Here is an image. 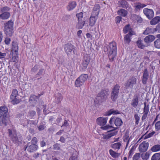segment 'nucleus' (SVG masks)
Returning <instances> with one entry per match:
<instances>
[{
  "label": "nucleus",
  "instance_id": "obj_55",
  "mask_svg": "<svg viewBox=\"0 0 160 160\" xmlns=\"http://www.w3.org/2000/svg\"><path fill=\"white\" fill-rule=\"evenodd\" d=\"M107 132L108 134H105L104 133L102 134V135L103 136V138L104 139H108L110 138V131H108Z\"/></svg>",
  "mask_w": 160,
  "mask_h": 160
},
{
  "label": "nucleus",
  "instance_id": "obj_34",
  "mask_svg": "<svg viewBox=\"0 0 160 160\" xmlns=\"http://www.w3.org/2000/svg\"><path fill=\"white\" fill-rule=\"evenodd\" d=\"M114 123L115 126L118 128L120 127L122 124L123 122L120 118H117L114 120Z\"/></svg>",
  "mask_w": 160,
  "mask_h": 160
},
{
  "label": "nucleus",
  "instance_id": "obj_14",
  "mask_svg": "<svg viewBox=\"0 0 160 160\" xmlns=\"http://www.w3.org/2000/svg\"><path fill=\"white\" fill-rule=\"evenodd\" d=\"M144 107L143 109V114L142 118V120L143 121L147 117L148 114L149 112V105L147 104L146 102L144 103Z\"/></svg>",
  "mask_w": 160,
  "mask_h": 160
},
{
  "label": "nucleus",
  "instance_id": "obj_43",
  "mask_svg": "<svg viewBox=\"0 0 160 160\" xmlns=\"http://www.w3.org/2000/svg\"><path fill=\"white\" fill-rule=\"evenodd\" d=\"M153 152H156L160 151V145L156 144L154 145L151 148Z\"/></svg>",
  "mask_w": 160,
  "mask_h": 160
},
{
  "label": "nucleus",
  "instance_id": "obj_42",
  "mask_svg": "<svg viewBox=\"0 0 160 160\" xmlns=\"http://www.w3.org/2000/svg\"><path fill=\"white\" fill-rule=\"evenodd\" d=\"M70 127V125L68 121L66 120H64V123L61 126V128H62L65 131L66 130L67 128H68Z\"/></svg>",
  "mask_w": 160,
  "mask_h": 160
},
{
  "label": "nucleus",
  "instance_id": "obj_44",
  "mask_svg": "<svg viewBox=\"0 0 160 160\" xmlns=\"http://www.w3.org/2000/svg\"><path fill=\"white\" fill-rule=\"evenodd\" d=\"M149 154L146 152L145 153H142L141 156L142 160H148L149 158Z\"/></svg>",
  "mask_w": 160,
  "mask_h": 160
},
{
  "label": "nucleus",
  "instance_id": "obj_9",
  "mask_svg": "<svg viewBox=\"0 0 160 160\" xmlns=\"http://www.w3.org/2000/svg\"><path fill=\"white\" fill-rule=\"evenodd\" d=\"M117 48L116 42L112 41L111 42V60H113L117 55Z\"/></svg>",
  "mask_w": 160,
  "mask_h": 160
},
{
  "label": "nucleus",
  "instance_id": "obj_10",
  "mask_svg": "<svg viewBox=\"0 0 160 160\" xmlns=\"http://www.w3.org/2000/svg\"><path fill=\"white\" fill-rule=\"evenodd\" d=\"M90 56L86 54L84 55L82 63V71H85L90 62Z\"/></svg>",
  "mask_w": 160,
  "mask_h": 160
},
{
  "label": "nucleus",
  "instance_id": "obj_50",
  "mask_svg": "<svg viewBox=\"0 0 160 160\" xmlns=\"http://www.w3.org/2000/svg\"><path fill=\"white\" fill-rule=\"evenodd\" d=\"M131 37L129 34H127L125 35L124 38V41L128 43H129L131 41Z\"/></svg>",
  "mask_w": 160,
  "mask_h": 160
},
{
  "label": "nucleus",
  "instance_id": "obj_2",
  "mask_svg": "<svg viewBox=\"0 0 160 160\" xmlns=\"http://www.w3.org/2000/svg\"><path fill=\"white\" fill-rule=\"evenodd\" d=\"M109 93V90L105 89L102 90L98 94L97 96L94 100V105L95 107L98 106L99 103L104 102L107 98V96Z\"/></svg>",
  "mask_w": 160,
  "mask_h": 160
},
{
  "label": "nucleus",
  "instance_id": "obj_39",
  "mask_svg": "<svg viewBox=\"0 0 160 160\" xmlns=\"http://www.w3.org/2000/svg\"><path fill=\"white\" fill-rule=\"evenodd\" d=\"M88 77V75L86 74H81L78 78L84 83L87 80Z\"/></svg>",
  "mask_w": 160,
  "mask_h": 160
},
{
  "label": "nucleus",
  "instance_id": "obj_21",
  "mask_svg": "<svg viewBox=\"0 0 160 160\" xmlns=\"http://www.w3.org/2000/svg\"><path fill=\"white\" fill-rule=\"evenodd\" d=\"M131 19L135 22L138 23H140L142 22V20L139 16L136 14H134L132 16Z\"/></svg>",
  "mask_w": 160,
  "mask_h": 160
},
{
  "label": "nucleus",
  "instance_id": "obj_47",
  "mask_svg": "<svg viewBox=\"0 0 160 160\" xmlns=\"http://www.w3.org/2000/svg\"><path fill=\"white\" fill-rule=\"evenodd\" d=\"M160 158V153L154 154L152 157L151 160H159Z\"/></svg>",
  "mask_w": 160,
  "mask_h": 160
},
{
  "label": "nucleus",
  "instance_id": "obj_6",
  "mask_svg": "<svg viewBox=\"0 0 160 160\" xmlns=\"http://www.w3.org/2000/svg\"><path fill=\"white\" fill-rule=\"evenodd\" d=\"M11 8L5 6L1 7L0 8V19L2 20H5L8 19L11 16L10 13L9 11L10 10Z\"/></svg>",
  "mask_w": 160,
  "mask_h": 160
},
{
  "label": "nucleus",
  "instance_id": "obj_35",
  "mask_svg": "<svg viewBox=\"0 0 160 160\" xmlns=\"http://www.w3.org/2000/svg\"><path fill=\"white\" fill-rule=\"evenodd\" d=\"M121 145L122 144L120 142H118L112 144L111 147L115 150H118L120 148Z\"/></svg>",
  "mask_w": 160,
  "mask_h": 160
},
{
  "label": "nucleus",
  "instance_id": "obj_36",
  "mask_svg": "<svg viewBox=\"0 0 160 160\" xmlns=\"http://www.w3.org/2000/svg\"><path fill=\"white\" fill-rule=\"evenodd\" d=\"M130 141V138L129 137L128 133H126L123 136V142H126V147H127Z\"/></svg>",
  "mask_w": 160,
  "mask_h": 160
},
{
  "label": "nucleus",
  "instance_id": "obj_46",
  "mask_svg": "<svg viewBox=\"0 0 160 160\" xmlns=\"http://www.w3.org/2000/svg\"><path fill=\"white\" fill-rule=\"evenodd\" d=\"M39 65L38 64H35L31 70V72L32 73H35L39 70Z\"/></svg>",
  "mask_w": 160,
  "mask_h": 160
},
{
  "label": "nucleus",
  "instance_id": "obj_53",
  "mask_svg": "<svg viewBox=\"0 0 160 160\" xmlns=\"http://www.w3.org/2000/svg\"><path fill=\"white\" fill-rule=\"evenodd\" d=\"M83 13L82 12H80L76 14V17L78 18V20L85 19L84 18H83Z\"/></svg>",
  "mask_w": 160,
  "mask_h": 160
},
{
  "label": "nucleus",
  "instance_id": "obj_1",
  "mask_svg": "<svg viewBox=\"0 0 160 160\" xmlns=\"http://www.w3.org/2000/svg\"><path fill=\"white\" fill-rule=\"evenodd\" d=\"M8 109L5 105L0 107V126H6L10 122Z\"/></svg>",
  "mask_w": 160,
  "mask_h": 160
},
{
  "label": "nucleus",
  "instance_id": "obj_48",
  "mask_svg": "<svg viewBox=\"0 0 160 160\" xmlns=\"http://www.w3.org/2000/svg\"><path fill=\"white\" fill-rule=\"evenodd\" d=\"M146 6V5L144 4H142L140 2H138L137 4L135 6V9L138 10V9L143 8Z\"/></svg>",
  "mask_w": 160,
  "mask_h": 160
},
{
  "label": "nucleus",
  "instance_id": "obj_19",
  "mask_svg": "<svg viewBox=\"0 0 160 160\" xmlns=\"http://www.w3.org/2000/svg\"><path fill=\"white\" fill-rule=\"evenodd\" d=\"M100 9V5L99 4H95L93 8L92 15L98 16L99 14Z\"/></svg>",
  "mask_w": 160,
  "mask_h": 160
},
{
  "label": "nucleus",
  "instance_id": "obj_16",
  "mask_svg": "<svg viewBox=\"0 0 160 160\" xmlns=\"http://www.w3.org/2000/svg\"><path fill=\"white\" fill-rule=\"evenodd\" d=\"M12 48L11 52L13 53V52H14L15 54L18 55V43L17 42L13 41L12 43Z\"/></svg>",
  "mask_w": 160,
  "mask_h": 160
},
{
  "label": "nucleus",
  "instance_id": "obj_28",
  "mask_svg": "<svg viewBox=\"0 0 160 160\" xmlns=\"http://www.w3.org/2000/svg\"><path fill=\"white\" fill-rule=\"evenodd\" d=\"M30 120L27 119L25 117H23L22 118L20 119V121L22 125L25 127L29 124Z\"/></svg>",
  "mask_w": 160,
  "mask_h": 160
},
{
  "label": "nucleus",
  "instance_id": "obj_29",
  "mask_svg": "<svg viewBox=\"0 0 160 160\" xmlns=\"http://www.w3.org/2000/svg\"><path fill=\"white\" fill-rule=\"evenodd\" d=\"M160 22V17L156 16L153 18L150 21V24L151 25H154Z\"/></svg>",
  "mask_w": 160,
  "mask_h": 160
},
{
  "label": "nucleus",
  "instance_id": "obj_17",
  "mask_svg": "<svg viewBox=\"0 0 160 160\" xmlns=\"http://www.w3.org/2000/svg\"><path fill=\"white\" fill-rule=\"evenodd\" d=\"M149 73L147 68L144 69L142 78V83L143 84H146L149 78Z\"/></svg>",
  "mask_w": 160,
  "mask_h": 160
},
{
  "label": "nucleus",
  "instance_id": "obj_52",
  "mask_svg": "<svg viewBox=\"0 0 160 160\" xmlns=\"http://www.w3.org/2000/svg\"><path fill=\"white\" fill-rule=\"evenodd\" d=\"M140 154L139 153H136L133 156V160H141Z\"/></svg>",
  "mask_w": 160,
  "mask_h": 160
},
{
  "label": "nucleus",
  "instance_id": "obj_59",
  "mask_svg": "<svg viewBox=\"0 0 160 160\" xmlns=\"http://www.w3.org/2000/svg\"><path fill=\"white\" fill-rule=\"evenodd\" d=\"M120 112L118 110H114L113 109H111V115H117L120 114Z\"/></svg>",
  "mask_w": 160,
  "mask_h": 160
},
{
  "label": "nucleus",
  "instance_id": "obj_33",
  "mask_svg": "<svg viewBox=\"0 0 160 160\" xmlns=\"http://www.w3.org/2000/svg\"><path fill=\"white\" fill-rule=\"evenodd\" d=\"M136 45L138 47L141 49H143L145 47V45L143 43L142 41L140 38H139L136 42Z\"/></svg>",
  "mask_w": 160,
  "mask_h": 160
},
{
  "label": "nucleus",
  "instance_id": "obj_8",
  "mask_svg": "<svg viewBox=\"0 0 160 160\" xmlns=\"http://www.w3.org/2000/svg\"><path fill=\"white\" fill-rule=\"evenodd\" d=\"M120 86L119 84L115 85L112 90L111 98L113 101H115L118 98Z\"/></svg>",
  "mask_w": 160,
  "mask_h": 160
},
{
  "label": "nucleus",
  "instance_id": "obj_24",
  "mask_svg": "<svg viewBox=\"0 0 160 160\" xmlns=\"http://www.w3.org/2000/svg\"><path fill=\"white\" fill-rule=\"evenodd\" d=\"M156 32L155 28L151 27H148L146 28L143 32L144 35H148L150 34L154 33Z\"/></svg>",
  "mask_w": 160,
  "mask_h": 160
},
{
  "label": "nucleus",
  "instance_id": "obj_41",
  "mask_svg": "<svg viewBox=\"0 0 160 160\" xmlns=\"http://www.w3.org/2000/svg\"><path fill=\"white\" fill-rule=\"evenodd\" d=\"M120 155V154L117 152L111 149V156L114 158H118Z\"/></svg>",
  "mask_w": 160,
  "mask_h": 160
},
{
  "label": "nucleus",
  "instance_id": "obj_62",
  "mask_svg": "<svg viewBox=\"0 0 160 160\" xmlns=\"http://www.w3.org/2000/svg\"><path fill=\"white\" fill-rule=\"evenodd\" d=\"M154 133L155 132L154 131H153L149 133L145 136L144 139H146L152 137V136L153 135Z\"/></svg>",
  "mask_w": 160,
  "mask_h": 160
},
{
  "label": "nucleus",
  "instance_id": "obj_15",
  "mask_svg": "<svg viewBox=\"0 0 160 160\" xmlns=\"http://www.w3.org/2000/svg\"><path fill=\"white\" fill-rule=\"evenodd\" d=\"M148 146L149 143L148 142L143 141L139 146V150L141 152H145L147 150Z\"/></svg>",
  "mask_w": 160,
  "mask_h": 160
},
{
  "label": "nucleus",
  "instance_id": "obj_57",
  "mask_svg": "<svg viewBox=\"0 0 160 160\" xmlns=\"http://www.w3.org/2000/svg\"><path fill=\"white\" fill-rule=\"evenodd\" d=\"M36 96L33 94H31L29 98V101L30 102L33 101H36L37 99Z\"/></svg>",
  "mask_w": 160,
  "mask_h": 160
},
{
  "label": "nucleus",
  "instance_id": "obj_37",
  "mask_svg": "<svg viewBox=\"0 0 160 160\" xmlns=\"http://www.w3.org/2000/svg\"><path fill=\"white\" fill-rule=\"evenodd\" d=\"M118 132V128H114L111 126V137L117 134Z\"/></svg>",
  "mask_w": 160,
  "mask_h": 160
},
{
  "label": "nucleus",
  "instance_id": "obj_23",
  "mask_svg": "<svg viewBox=\"0 0 160 160\" xmlns=\"http://www.w3.org/2000/svg\"><path fill=\"white\" fill-rule=\"evenodd\" d=\"M89 30L90 31H92L91 33L94 35L96 39H98L99 38L100 36V33L98 30L97 31L96 30V28H90L89 29Z\"/></svg>",
  "mask_w": 160,
  "mask_h": 160
},
{
  "label": "nucleus",
  "instance_id": "obj_30",
  "mask_svg": "<svg viewBox=\"0 0 160 160\" xmlns=\"http://www.w3.org/2000/svg\"><path fill=\"white\" fill-rule=\"evenodd\" d=\"M117 13L118 15L123 17H126L128 13V11L122 8L119 10Z\"/></svg>",
  "mask_w": 160,
  "mask_h": 160
},
{
  "label": "nucleus",
  "instance_id": "obj_31",
  "mask_svg": "<svg viewBox=\"0 0 160 160\" xmlns=\"http://www.w3.org/2000/svg\"><path fill=\"white\" fill-rule=\"evenodd\" d=\"M84 83L81 79H79L78 78L75 81L74 85L76 87L79 88L83 85Z\"/></svg>",
  "mask_w": 160,
  "mask_h": 160
},
{
  "label": "nucleus",
  "instance_id": "obj_3",
  "mask_svg": "<svg viewBox=\"0 0 160 160\" xmlns=\"http://www.w3.org/2000/svg\"><path fill=\"white\" fill-rule=\"evenodd\" d=\"M14 23L12 20H10L4 24V32L7 37H11L14 32Z\"/></svg>",
  "mask_w": 160,
  "mask_h": 160
},
{
  "label": "nucleus",
  "instance_id": "obj_20",
  "mask_svg": "<svg viewBox=\"0 0 160 160\" xmlns=\"http://www.w3.org/2000/svg\"><path fill=\"white\" fill-rule=\"evenodd\" d=\"M77 3L75 1H70L67 6V9L68 11L73 10L76 6Z\"/></svg>",
  "mask_w": 160,
  "mask_h": 160
},
{
  "label": "nucleus",
  "instance_id": "obj_60",
  "mask_svg": "<svg viewBox=\"0 0 160 160\" xmlns=\"http://www.w3.org/2000/svg\"><path fill=\"white\" fill-rule=\"evenodd\" d=\"M60 144H59L56 143L53 146V149L57 150H58L60 149Z\"/></svg>",
  "mask_w": 160,
  "mask_h": 160
},
{
  "label": "nucleus",
  "instance_id": "obj_25",
  "mask_svg": "<svg viewBox=\"0 0 160 160\" xmlns=\"http://www.w3.org/2000/svg\"><path fill=\"white\" fill-rule=\"evenodd\" d=\"M78 22L76 25V28L78 29L82 28L85 24V19L78 20Z\"/></svg>",
  "mask_w": 160,
  "mask_h": 160
},
{
  "label": "nucleus",
  "instance_id": "obj_38",
  "mask_svg": "<svg viewBox=\"0 0 160 160\" xmlns=\"http://www.w3.org/2000/svg\"><path fill=\"white\" fill-rule=\"evenodd\" d=\"M10 99L11 100V103L13 105L17 104L22 101L21 99H19L17 98V97Z\"/></svg>",
  "mask_w": 160,
  "mask_h": 160
},
{
  "label": "nucleus",
  "instance_id": "obj_12",
  "mask_svg": "<svg viewBox=\"0 0 160 160\" xmlns=\"http://www.w3.org/2000/svg\"><path fill=\"white\" fill-rule=\"evenodd\" d=\"M136 79L135 77L133 76L130 77L125 83V86L127 88H132L133 85L136 83Z\"/></svg>",
  "mask_w": 160,
  "mask_h": 160
},
{
  "label": "nucleus",
  "instance_id": "obj_7",
  "mask_svg": "<svg viewBox=\"0 0 160 160\" xmlns=\"http://www.w3.org/2000/svg\"><path fill=\"white\" fill-rule=\"evenodd\" d=\"M64 50L68 56L75 54V48L71 43L68 42L64 45Z\"/></svg>",
  "mask_w": 160,
  "mask_h": 160
},
{
  "label": "nucleus",
  "instance_id": "obj_32",
  "mask_svg": "<svg viewBox=\"0 0 160 160\" xmlns=\"http://www.w3.org/2000/svg\"><path fill=\"white\" fill-rule=\"evenodd\" d=\"M118 3L122 8H128V3L125 0H121L118 1Z\"/></svg>",
  "mask_w": 160,
  "mask_h": 160
},
{
  "label": "nucleus",
  "instance_id": "obj_18",
  "mask_svg": "<svg viewBox=\"0 0 160 160\" xmlns=\"http://www.w3.org/2000/svg\"><path fill=\"white\" fill-rule=\"evenodd\" d=\"M45 69L42 68H40L37 73L35 75V77L37 78V79L39 80L42 78V76L45 74Z\"/></svg>",
  "mask_w": 160,
  "mask_h": 160
},
{
  "label": "nucleus",
  "instance_id": "obj_51",
  "mask_svg": "<svg viewBox=\"0 0 160 160\" xmlns=\"http://www.w3.org/2000/svg\"><path fill=\"white\" fill-rule=\"evenodd\" d=\"M104 51L105 52H107V54H108V58L110 61V58L109 55L110 54V46L109 45L105 46L104 47Z\"/></svg>",
  "mask_w": 160,
  "mask_h": 160
},
{
  "label": "nucleus",
  "instance_id": "obj_64",
  "mask_svg": "<svg viewBox=\"0 0 160 160\" xmlns=\"http://www.w3.org/2000/svg\"><path fill=\"white\" fill-rule=\"evenodd\" d=\"M18 55L15 54V55L13 56V53H12V60L13 62H16L17 61V58H18Z\"/></svg>",
  "mask_w": 160,
  "mask_h": 160
},
{
  "label": "nucleus",
  "instance_id": "obj_27",
  "mask_svg": "<svg viewBox=\"0 0 160 160\" xmlns=\"http://www.w3.org/2000/svg\"><path fill=\"white\" fill-rule=\"evenodd\" d=\"M139 102L138 97L137 96L136 97L133 98L132 100L131 105L134 108H136L137 107Z\"/></svg>",
  "mask_w": 160,
  "mask_h": 160
},
{
  "label": "nucleus",
  "instance_id": "obj_49",
  "mask_svg": "<svg viewBox=\"0 0 160 160\" xmlns=\"http://www.w3.org/2000/svg\"><path fill=\"white\" fill-rule=\"evenodd\" d=\"M154 46L155 48L160 49V39H157L154 41Z\"/></svg>",
  "mask_w": 160,
  "mask_h": 160
},
{
  "label": "nucleus",
  "instance_id": "obj_11",
  "mask_svg": "<svg viewBox=\"0 0 160 160\" xmlns=\"http://www.w3.org/2000/svg\"><path fill=\"white\" fill-rule=\"evenodd\" d=\"M30 142L28 143L26 146L25 147L24 150L27 149V151L29 152H32L37 150L38 148V146L37 144H31Z\"/></svg>",
  "mask_w": 160,
  "mask_h": 160
},
{
  "label": "nucleus",
  "instance_id": "obj_45",
  "mask_svg": "<svg viewBox=\"0 0 160 160\" xmlns=\"http://www.w3.org/2000/svg\"><path fill=\"white\" fill-rule=\"evenodd\" d=\"M62 95L60 93H58L57 95V97L56 98V102L57 103L59 104L61 102L62 100Z\"/></svg>",
  "mask_w": 160,
  "mask_h": 160
},
{
  "label": "nucleus",
  "instance_id": "obj_22",
  "mask_svg": "<svg viewBox=\"0 0 160 160\" xmlns=\"http://www.w3.org/2000/svg\"><path fill=\"white\" fill-rule=\"evenodd\" d=\"M155 39V37L152 35H149L144 38V41L147 43H149L153 42Z\"/></svg>",
  "mask_w": 160,
  "mask_h": 160
},
{
  "label": "nucleus",
  "instance_id": "obj_63",
  "mask_svg": "<svg viewBox=\"0 0 160 160\" xmlns=\"http://www.w3.org/2000/svg\"><path fill=\"white\" fill-rule=\"evenodd\" d=\"M31 144H37L38 142V140L36 137H34L32 138L31 142H30Z\"/></svg>",
  "mask_w": 160,
  "mask_h": 160
},
{
  "label": "nucleus",
  "instance_id": "obj_5",
  "mask_svg": "<svg viewBox=\"0 0 160 160\" xmlns=\"http://www.w3.org/2000/svg\"><path fill=\"white\" fill-rule=\"evenodd\" d=\"M108 118L99 117L96 119L97 124L100 126V128L102 130H107L110 128V125H106L107 122Z\"/></svg>",
  "mask_w": 160,
  "mask_h": 160
},
{
  "label": "nucleus",
  "instance_id": "obj_4",
  "mask_svg": "<svg viewBox=\"0 0 160 160\" xmlns=\"http://www.w3.org/2000/svg\"><path fill=\"white\" fill-rule=\"evenodd\" d=\"M8 136L12 141L15 144L19 146L22 143V138L20 135L18 136L15 133H12V130L9 129L8 130Z\"/></svg>",
  "mask_w": 160,
  "mask_h": 160
},
{
  "label": "nucleus",
  "instance_id": "obj_40",
  "mask_svg": "<svg viewBox=\"0 0 160 160\" xmlns=\"http://www.w3.org/2000/svg\"><path fill=\"white\" fill-rule=\"evenodd\" d=\"M18 92L16 89H13L11 95L10 97V98H12L17 97L18 95Z\"/></svg>",
  "mask_w": 160,
  "mask_h": 160
},
{
  "label": "nucleus",
  "instance_id": "obj_61",
  "mask_svg": "<svg viewBox=\"0 0 160 160\" xmlns=\"http://www.w3.org/2000/svg\"><path fill=\"white\" fill-rule=\"evenodd\" d=\"M134 149L133 148H132L128 152V158H131L134 153Z\"/></svg>",
  "mask_w": 160,
  "mask_h": 160
},
{
  "label": "nucleus",
  "instance_id": "obj_58",
  "mask_svg": "<svg viewBox=\"0 0 160 160\" xmlns=\"http://www.w3.org/2000/svg\"><path fill=\"white\" fill-rule=\"evenodd\" d=\"M155 128L157 131L160 130V121L157 122L155 125Z\"/></svg>",
  "mask_w": 160,
  "mask_h": 160
},
{
  "label": "nucleus",
  "instance_id": "obj_54",
  "mask_svg": "<svg viewBox=\"0 0 160 160\" xmlns=\"http://www.w3.org/2000/svg\"><path fill=\"white\" fill-rule=\"evenodd\" d=\"M130 29V25L128 24L125 26L123 29V31L124 33H126L128 31H129Z\"/></svg>",
  "mask_w": 160,
  "mask_h": 160
},
{
  "label": "nucleus",
  "instance_id": "obj_26",
  "mask_svg": "<svg viewBox=\"0 0 160 160\" xmlns=\"http://www.w3.org/2000/svg\"><path fill=\"white\" fill-rule=\"evenodd\" d=\"M97 18L96 17L94 16H91L89 18V25L91 26L92 28H93V27L94 25Z\"/></svg>",
  "mask_w": 160,
  "mask_h": 160
},
{
  "label": "nucleus",
  "instance_id": "obj_13",
  "mask_svg": "<svg viewBox=\"0 0 160 160\" xmlns=\"http://www.w3.org/2000/svg\"><path fill=\"white\" fill-rule=\"evenodd\" d=\"M143 12L149 19H151L154 17V12L152 9L145 8L143 10Z\"/></svg>",
  "mask_w": 160,
  "mask_h": 160
},
{
  "label": "nucleus",
  "instance_id": "obj_56",
  "mask_svg": "<svg viewBox=\"0 0 160 160\" xmlns=\"http://www.w3.org/2000/svg\"><path fill=\"white\" fill-rule=\"evenodd\" d=\"M134 118L135 120V124L138 125L139 123V122L140 120V117L138 114H135L134 115Z\"/></svg>",
  "mask_w": 160,
  "mask_h": 160
}]
</instances>
